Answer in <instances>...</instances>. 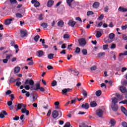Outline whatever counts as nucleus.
<instances>
[{"mask_svg": "<svg viewBox=\"0 0 127 127\" xmlns=\"http://www.w3.org/2000/svg\"><path fill=\"white\" fill-rule=\"evenodd\" d=\"M52 87H55V86H57V81H56V80H54L52 82Z\"/></svg>", "mask_w": 127, "mask_h": 127, "instance_id": "obj_37", "label": "nucleus"}, {"mask_svg": "<svg viewBox=\"0 0 127 127\" xmlns=\"http://www.w3.org/2000/svg\"><path fill=\"white\" fill-rule=\"evenodd\" d=\"M73 73H74V75H76L77 76H78V75H79V71H77V70H72Z\"/></svg>", "mask_w": 127, "mask_h": 127, "instance_id": "obj_57", "label": "nucleus"}, {"mask_svg": "<svg viewBox=\"0 0 127 127\" xmlns=\"http://www.w3.org/2000/svg\"><path fill=\"white\" fill-rule=\"evenodd\" d=\"M66 44H63L61 46V48L62 49H65V48H66Z\"/></svg>", "mask_w": 127, "mask_h": 127, "instance_id": "obj_59", "label": "nucleus"}, {"mask_svg": "<svg viewBox=\"0 0 127 127\" xmlns=\"http://www.w3.org/2000/svg\"><path fill=\"white\" fill-rule=\"evenodd\" d=\"M92 6L94 8H98L100 6V3L99 2H95L93 4Z\"/></svg>", "mask_w": 127, "mask_h": 127, "instance_id": "obj_19", "label": "nucleus"}, {"mask_svg": "<svg viewBox=\"0 0 127 127\" xmlns=\"http://www.w3.org/2000/svg\"><path fill=\"white\" fill-rule=\"evenodd\" d=\"M104 19V14H101L99 17V20H102V19Z\"/></svg>", "mask_w": 127, "mask_h": 127, "instance_id": "obj_50", "label": "nucleus"}, {"mask_svg": "<svg viewBox=\"0 0 127 127\" xmlns=\"http://www.w3.org/2000/svg\"><path fill=\"white\" fill-rule=\"evenodd\" d=\"M96 36L97 37V38H100V37H101V36H102V33H101V32L97 31L96 32Z\"/></svg>", "mask_w": 127, "mask_h": 127, "instance_id": "obj_24", "label": "nucleus"}, {"mask_svg": "<svg viewBox=\"0 0 127 127\" xmlns=\"http://www.w3.org/2000/svg\"><path fill=\"white\" fill-rule=\"evenodd\" d=\"M74 0H66V3H67L69 6H71L72 5V2Z\"/></svg>", "mask_w": 127, "mask_h": 127, "instance_id": "obj_28", "label": "nucleus"}, {"mask_svg": "<svg viewBox=\"0 0 127 127\" xmlns=\"http://www.w3.org/2000/svg\"><path fill=\"white\" fill-rule=\"evenodd\" d=\"M53 57H54V54H50L48 55V59H53Z\"/></svg>", "mask_w": 127, "mask_h": 127, "instance_id": "obj_30", "label": "nucleus"}, {"mask_svg": "<svg viewBox=\"0 0 127 127\" xmlns=\"http://www.w3.org/2000/svg\"><path fill=\"white\" fill-rule=\"evenodd\" d=\"M127 24L124 25V26H122V30H125L127 29Z\"/></svg>", "mask_w": 127, "mask_h": 127, "instance_id": "obj_55", "label": "nucleus"}, {"mask_svg": "<svg viewBox=\"0 0 127 127\" xmlns=\"http://www.w3.org/2000/svg\"><path fill=\"white\" fill-rule=\"evenodd\" d=\"M111 109L113 112H117L119 110L118 104H111Z\"/></svg>", "mask_w": 127, "mask_h": 127, "instance_id": "obj_4", "label": "nucleus"}, {"mask_svg": "<svg viewBox=\"0 0 127 127\" xmlns=\"http://www.w3.org/2000/svg\"><path fill=\"white\" fill-rule=\"evenodd\" d=\"M13 20H14V18H10V19H7L5 21V25H9V24L10 23H11V21H12Z\"/></svg>", "mask_w": 127, "mask_h": 127, "instance_id": "obj_8", "label": "nucleus"}, {"mask_svg": "<svg viewBox=\"0 0 127 127\" xmlns=\"http://www.w3.org/2000/svg\"><path fill=\"white\" fill-rule=\"evenodd\" d=\"M10 100L11 101H13V100H14V95L13 94H11L10 95Z\"/></svg>", "mask_w": 127, "mask_h": 127, "instance_id": "obj_52", "label": "nucleus"}, {"mask_svg": "<svg viewBox=\"0 0 127 127\" xmlns=\"http://www.w3.org/2000/svg\"><path fill=\"white\" fill-rule=\"evenodd\" d=\"M89 107L88 103H85V104H83L81 105V108H83V109H85V110H88V109H89Z\"/></svg>", "mask_w": 127, "mask_h": 127, "instance_id": "obj_18", "label": "nucleus"}, {"mask_svg": "<svg viewBox=\"0 0 127 127\" xmlns=\"http://www.w3.org/2000/svg\"><path fill=\"white\" fill-rule=\"evenodd\" d=\"M81 52L83 55H87L88 54V51L86 49H83Z\"/></svg>", "mask_w": 127, "mask_h": 127, "instance_id": "obj_32", "label": "nucleus"}, {"mask_svg": "<svg viewBox=\"0 0 127 127\" xmlns=\"http://www.w3.org/2000/svg\"><path fill=\"white\" fill-rule=\"evenodd\" d=\"M22 105H23V103L18 104L17 106L16 111H18V110H20L22 108Z\"/></svg>", "mask_w": 127, "mask_h": 127, "instance_id": "obj_29", "label": "nucleus"}, {"mask_svg": "<svg viewBox=\"0 0 127 127\" xmlns=\"http://www.w3.org/2000/svg\"><path fill=\"white\" fill-rule=\"evenodd\" d=\"M20 36L22 38L27 36V33L26 32V30H21L20 31Z\"/></svg>", "mask_w": 127, "mask_h": 127, "instance_id": "obj_6", "label": "nucleus"}, {"mask_svg": "<svg viewBox=\"0 0 127 127\" xmlns=\"http://www.w3.org/2000/svg\"><path fill=\"white\" fill-rule=\"evenodd\" d=\"M11 93V91L10 90H7L5 94L6 95H9Z\"/></svg>", "mask_w": 127, "mask_h": 127, "instance_id": "obj_64", "label": "nucleus"}, {"mask_svg": "<svg viewBox=\"0 0 127 127\" xmlns=\"http://www.w3.org/2000/svg\"><path fill=\"white\" fill-rule=\"evenodd\" d=\"M24 88H25V89L28 90L30 89V86H29V85H27L24 86Z\"/></svg>", "mask_w": 127, "mask_h": 127, "instance_id": "obj_61", "label": "nucleus"}, {"mask_svg": "<svg viewBox=\"0 0 127 127\" xmlns=\"http://www.w3.org/2000/svg\"><path fill=\"white\" fill-rule=\"evenodd\" d=\"M71 127V124L69 123V122H67L65 123L64 127Z\"/></svg>", "mask_w": 127, "mask_h": 127, "instance_id": "obj_42", "label": "nucleus"}, {"mask_svg": "<svg viewBox=\"0 0 127 127\" xmlns=\"http://www.w3.org/2000/svg\"><path fill=\"white\" fill-rule=\"evenodd\" d=\"M82 94L84 98H87L88 97V92L86 91V90H84V88H82Z\"/></svg>", "mask_w": 127, "mask_h": 127, "instance_id": "obj_16", "label": "nucleus"}, {"mask_svg": "<svg viewBox=\"0 0 127 127\" xmlns=\"http://www.w3.org/2000/svg\"><path fill=\"white\" fill-rule=\"evenodd\" d=\"M21 85V82L20 81H17L16 82V86H17V87H19Z\"/></svg>", "mask_w": 127, "mask_h": 127, "instance_id": "obj_53", "label": "nucleus"}, {"mask_svg": "<svg viewBox=\"0 0 127 127\" xmlns=\"http://www.w3.org/2000/svg\"><path fill=\"white\" fill-rule=\"evenodd\" d=\"M13 121H18L19 120V117L15 116V117L13 118Z\"/></svg>", "mask_w": 127, "mask_h": 127, "instance_id": "obj_48", "label": "nucleus"}, {"mask_svg": "<svg viewBox=\"0 0 127 127\" xmlns=\"http://www.w3.org/2000/svg\"><path fill=\"white\" fill-rule=\"evenodd\" d=\"M92 14H94V12L92 11H88L87 12V16H90V15H92Z\"/></svg>", "mask_w": 127, "mask_h": 127, "instance_id": "obj_38", "label": "nucleus"}, {"mask_svg": "<svg viewBox=\"0 0 127 127\" xmlns=\"http://www.w3.org/2000/svg\"><path fill=\"white\" fill-rule=\"evenodd\" d=\"M31 2L32 4H34L35 7H39L40 3L37 0H32Z\"/></svg>", "mask_w": 127, "mask_h": 127, "instance_id": "obj_5", "label": "nucleus"}, {"mask_svg": "<svg viewBox=\"0 0 127 127\" xmlns=\"http://www.w3.org/2000/svg\"><path fill=\"white\" fill-rule=\"evenodd\" d=\"M43 15H42V14H40L39 15V18H38L39 20H40V21L42 20L43 19Z\"/></svg>", "mask_w": 127, "mask_h": 127, "instance_id": "obj_45", "label": "nucleus"}, {"mask_svg": "<svg viewBox=\"0 0 127 127\" xmlns=\"http://www.w3.org/2000/svg\"><path fill=\"white\" fill-rule=\"evenodd\" d=\"M75 24H76V22L74 21H72V20H70L68 23V25H69L70 26H71V27H74Z\"/></svg>", "mask_w": 127, "mask_h": 127, "instance_id": "obj_15", "label": "nucleus"}, {"mask_svg": "<svg viewBox=\"0 0 127 127\" xmlns=\"http://www.w3.org/2000/svg\"><path fill=\"white\" fill-rule=\"evenodd\" d=\"M30 85L31 86L30 90L31 91H38V89H39V83H38L36 85V87L33 85H34V81L32 79H26L24 85Z\"/></svg>", "mask_w": 127, "mask_h": 127, "instance_id": "obj_1", "label": "nucleus"}, {"mask_svg": "<svg viewBox=\"0 0 127 127\" xmlns=\"http://www.w3.org/2000/svg\"><path fill=\"white\" fill-rule=\"evenodd\" d=\"M97 103H96V101H93L90 102V107L92 108H95V107H97Z\"/></svg>", "mask_w": 127, "mask_h": 127, "instance_id": "obj_20", "label": "nucleus"}, {"mask_svg": "<svg viewBox=\"0 0 127 127\" xmlns=\"http://www.w3.org/2000/svg\"><path fill=\"white\" fill-rule=\"evenodd\" d=\"M10 3H16L17 2V1L16 0H10Z\"/></svg>", "mask_w": 127, "mask_h": 127, "instance_id": "obj_60", "label": "nucleus"}, {"mask_svg": "<svg viewBox=\"0 0 127 127\" xmlns=\"http://www.w3.org/2000/svg\"><path fill=\"white\" fill-rule=\"evenodd\" d=\"M64 39H68V38H70V36L69 35H68V34H65L64 35Z\"/></svg>", "mask_w": 127, "mask_h": 127, "instance_id": "obj_40", "label": "nucleus"}, {"mask_svg": "<svg viewBox=\"0 0 127 127\" xmlns=\"http://www.w3.org/2000/svg\"><path fill=\"white\" fill-rule=\"evenodd\" d=\"M41 26H42L43 28H47L48 27V24L47 23H43L41 24Z\"/></svg>", "mask_w": 127, "mask_h": 127, "instance_id": "obj_26", "label": "nucleus"}, {"mask_svg": "<svg viewBox=\"0 0 127 127\" xmlns=\"http://www.w3.org/2000/svg\"><path fill=\"white\" fill-rule=\"evenodd\" d=\"M120 90L122 93H126L127 91V88L124 86H121L120 87Z\"/></svg>", "mask_w": 127, "mask_h": 127, "instance_id": "obj_17", "label": "nucleus"}, {"mask_svg": "<svg viewBox=\"0 0 127 127\" xmlns=\"http://www.w3.org/2000/svg\"><path fill=\"white\" fill-rule=\"evenodd\" d=\"M70 91H72V89L70 88H65L62 90L63 95H67V93H69Z\"/></svg>", "mask_w": 127, "mask_h": 127, "instance_id": "obj_7", "label": "nucleus"}, {"mask_svg": "<svg viewBox=\"0 0 127 127\" xmlns=\"http://www.w3.org/2000/svg\"><path fill=\"white\" fill-rule=\"evenodd\" d=\"M20 70V68L18 66H17L14 68V73H18Z\"/></svg>", "mask_w": 127, "mask_h": 127, "instance_id": "obj_27", "label": "nucleus"}, {"mask_svg": "<svg viewBox=\"0 0 127 127\" xmlns=\"http://www.w3.org/2000/svg\"><path fill=\"white\" fill-rule=\"evenodd\" d=\"M119 103V100L116 97H113L112 98V104L111 105H117V103Z\"/></svg>", "mask_w": 127, "mask_h": 127, "instance_id": "obj_11", "label": "nucleus"}, {"mask_svg": "<svg viewBox=\"0 0 127 127\" xmlns=\"http://www.w3.org/2000/svg\"><path fill=\"white\" fill-rule=\"evenodd\" d=\"M110 124L113 127H115L116 125V120L115 119H112L110 120Z\"/></svg>", "mask_w": 127, "mask_h": 127, "instance_id": "obj_23", "label": "nucleus"}, {"mask_svg": "<svg viewBox=\"0 0 127 127\" xmlns=\"http://www.w3.org/2000/svg\"><path fill=\"white\" fill-rule=\"evenodd\" d=\"M39 38H40V36H39V35H36L34 37V40L35 41V42H37Z\"/></svg>", "mask_w": 127, "mask_h": 127, "instance_id": "obj_31", "label": "nucleus"}, {"mask_svg": "<svg viewBox=\"0 0 127 127\" xmlns=\"http://www.w3.org/2000/svg\"><path fill=\"white\" fill-rule=\"evenodd\" d=\"M109 37L110 39H114V38L115 37V34L112 33L109 35Z\"/></svg>", "mask_w": 127, "mask_h": 127, "instance_id": "obj_34", "label": "nucleus"}, {"mask_svg": "<svg viewBox=\"0 0 127 127\" xmlns=\"http://www.w3.org/2000/svg\"><path fill=\"white\" fill-rule=\"evenodd\" d=\"M16 81V80L14 79L13 77H11L9 80V83L10 84H11L12 83H14Z\"/></svg>", "mask_w": 127, "mask_h": 127, "instance_id": "obj_33", "label": "nucleus"}, {"mask_svg": "<svg viewBox=\"0 0 127 127\" xmlns=\"http://www.w3.org/2000/svg\"><path fill=\"white\" fill-rule=\"evenodd\" d=\"M38 90H40L41 92H44L45 89L43 87H40V84L39 83V88Z\"/></svg>", "mask_w": 127, "mask_h": 127, "instance_id": "obj_36", "label": "nucleus"}, {"mask_svg": "<svg viewBox=\"0 0 127 127\" xmlns=\"http://www.w3.org/2000/svg\"><path fill=\"white\" fill-rule=\"evenodd\" d=\"M37 52L38 54V57H42V56L44 55V52H43V51H39Z\"/></svg>", "mask_w": 127, "mask_h": 127, "instance_id": "obj_22", "label": "nucleus"}, {"mask_svg": "<svg viewBox=\"0 0 127 127\" xmlns=\"http://www.w3.org/2000/svg\"><path fill=\"white\" fill-rule=\"evenodd\" d=\"M52 116L54 119H56V118L58 117V116H59V114L58 113V111L55 110L53 112L52 114Z\"/></svg>", "mask_w": 127, "mask_h": 127, "instance_id": "obj_9", "label": "nucleus"}, {"mask_svg": "<svg viewBox=\"0 0 127 127\" xmlns=\"http://www.w3.org/2000/svg\"><path fill=\"white\" fill-rule=\"evenodd\" d=\"M90 70L91 71H95V70H97V66L96 65H93L90 67Z\"/></svg>", "mask_w": 127, "mask_h": 127, "instance_id": "obj_39", "label": "nucleus"}, {"mask_svg": "<svg viewBox=\"0 0 127 127\" xmlns=\"http://www.w3.org/2000/svg\"><path fill=\"white\" fill-rule=\"evenodd\" d=\"M123 36L122 39H123V40H127V36H126V35H123Z\"/></svg>", "mask_w": 127, "mask_h": 127, "instance_id": "obj_63", "label": "nucleus"}, {"mask_svg": "<svg viewBox=\"0 0 127 127\" xmlns=\"http://www.w3.org/2000/svg\"><path fill=\"white\" fill-rule=\"evenodd\" d=\"M7 104L9 107H10V106H12V101L10 100L9 101H8Z\"/></svg>", "mask_w": 127, "mask_h": 127, "instance_id": "obj_49", "label": "nucleus"}, {"mask_svg": "<svg viewBox=\"0 0 127 127\" xmlns=\"http://www.w3.org/2000/svg\"><path fill=\"white\" fill-rule=\"evenodd\" d=\"M16 17H19V18H21L22 17V15L21 13H17L16 14Z\"/></svg>", "mask_w": 127, "mask_h": 127, "instance_id": "obj_44", "label": "nucleus"}, {"mask_svg": "<svg viewBox=\"0 0 127 127\" xmlns=\"http://www.w3.org/2000/svg\"><path fill=\"white\" fill-rule=\"evenodd\" d=\"M95 95L97 97H100L102 95V91L101 90H98L95 92Z\"/></svg>", "mask_w": 127, "mask_h": 127, "instance_id": "obj_25", "label": "nucleus"}, {"mask_svg": "<svg viewBox=\"0 0 127 127\" xmlns=\"http://www.w3.org/2000/svg\"><path fill=\"white\" fill-rule=\"evenodd\" d=\"M108 9H109V6H106V7H104V10L105 12H108Z\"/></svg>", "mask_w": 127, "mask_h": 127, "instance_id": "obj_56", "label": "nucleus"}, {"mask_svg": "<svg viewBox=\"0 0 127 127\" xmlns=\"http://www.w3.org/2000/svg\"><path fill=\"white\" fill-rule=\"evenodd\" d=\"M122 126L124 127H127V123L126 122H123L122 123Z\"/></svg>", "mask_w": 127, "mask_h": 127, "instance_id": "obj_46", "label": "nucleus"}, {"mask_svg": "<svg viewBox=\"0 0 127 127\" xmlns=\"http://www.w3.org/2000/svg\"><path fill=\"white\" fill-rule=\"evenodd\" d=\"M105 52L99 53V54H98L97 56L98 57H102V56H103V55H105Z\"/></svg>", "mask_w": 127, "mask_h": 127, "instance_id": "obj_41", "label": "nucleus"}, {"mask_svg": "<svg viewBox=\"0 0 127 127\" xmlns=\"http://www.w3.org/2000/svg\"><path fill=\"white\" fill-rule=\"evenodd\" d=\"M54 4V1L53 0H49L47 3V6L48 7H51Z\"/></svg>", "mask_w": 127, "mask_h": 127, "instance_id": "obj_10", "label": "nucleus"}, {"mask_svg": "<svg viewBox=\"0 0 127 127\" xmlns=\"http://www.w3.org/2000/svg\"><path fill=\"white\" fill-rule=\"evenodd\" d=\"M75 19L77 21H80V22H82V19L79 17H76Z\"/></svg>", "mask_w": 127, "mask_h": 127, "instance_id": "obj_58", "label": "nucleus"}, {"mask_svg": "<svg viewBox=\"0 0 127 127\" xmlns=\"http://www.w3.org/2000/svg\"><path fill=\"white\" fill-rule=\"evenodd\" d=\"M104 115V111L101 109H99L96 111V116L99 117V118H102Z\"/></svg>", "mask_w": 127, "mask_h": 127, "instance_id": "obj_3", "label": "nucleus"}, {"mask_svg": "<svg viewBox=\"0 0 127 127\" xmlns=\"http://www.w3.org/2000/svg\"><path fill=\"white\" fill-rule=\"evenodd\" d=\"M108 45H104L103 46V50H108Z\"/></svg>", "mask_w": 127, "mask_h": 127, "instance_id": "obj_47", "label": "nucleus"}, {"mask_svg": "<svg viewBox=\"0 0 127 127\" xmlns=\"http://www.w3.org/2000/svg\"><path fill=\"white\" fill-rule=\"evenodd\" d=\"M58 26H59L60 27H63L64 26V22L62 20H60L58 23Z\"/></svg>", "mask_w": 127, "mask_h": 127, "instance_id": "obj_21", "label": "nucleus"}, {"mask_svg": "<svg viewBox=\"0 0 127 127\" xmlns=\"http://www.w3.org/2000/svg\"><path fill=\"white\" fill-rule=\"evenodd\" d=\"M79 127H89V126L85 125L84 124H82L79 125Z\"/></svg>", "mask_w": 127, "mask_h": 127, "instance_id": "obj_62", "label": "nucleus"}, {"mask_svg": "<svg viewBox=\"0 0 127 127\" xmlns=\"http://www.w3.org/2000/svg\"><path fill=\"white\" fill-rule=\"evenodd\" d=\"M116 44H113L111 45L110 48H111V49H115V48H116Z\"/></svg>", "mask_w": 127, "mask_h": 127, "instance_id": "obj_54", "label": "nucleus"}, {"mask_svg": "<svg viewBox=\"0 0 127 127\" xmlns=\"http://www.w3.org/2000/svg\"><path fill=\"white\" fill-rule=\"evenodd\" d=\"M81 51V49L79 47H76L75 49V51L74 52V53H80Z\"/></svg>", "mask_w": 127, "mask_h": 127, "instance_id": "obj_35", "label": "nucleus"}, {"mask_svg": "<svg viewBox=\"0 0 127 127\" xmlns=\"http://www.w3.org/2000/svg\"><path fill=\"white\" fill-rule=\"evenodd\" d=\"M119 11H121V12H127V8H124V7L120 6L118 9Z\"/></svg>", "mask_w": 127, "mask_h": 127, "instance_id": "obj_14", "label": "nucleus"}, {"mask_svg": "<svg viewBox=\"0 0 127 127\" xmlns=\"http://www.w3.org/2000/svg\"><path fill=\"white\" fill-rule=\"evenodd\" d=\"M78 43L79 44V46L83 47V46H85V45L87 44V42L85 39L81 38L78 39Z\"/></svg>", "mask_w": 127, "mask_h": 127, "instance_id": "obj_2", "label": "nucleus"}, {"mask_svg": "<svg viewBox=\"0 0 127 127\" xmlns=\"http://www.w3.org/2000/svg\"><path fill=\"white\" fill-rule=\"evenodd\" d=\"M20 120L22 121V123L24 122V115H22L20 117Z\"/></svg>", "mask_w": 127, "mask_h": 127, "instance_id": "obj_43", "label": "nucleus"}, {"mask_svg": "<svg viewBox=\"0 0 127 127\" xmlns=\"http://www.w3.org/2000/svg\"><path fill=\"white\" fill-rule=\"evenodd\" d=\"M22 114H26V116H29V111L26 110V108L21 109Z\"/></svg>", "mask_w": 127, "mask_h": 127, "instance_id": "obj_13", "label": "nucleus"}, {"mask_svg": "<svg viewBox=\"0 0 127 127\" xmlns=\"http://www.w3.org/2000/svg\"><path fill=\"white\" fill-rule=\"evenodd\" d=\"M121 110L122 113H123L124 115H125V116L126 117H127V109H126V108H125V107H124V106H121Z\"/></svg>", "mask_w": 127, "mask_h": 127, "instance_id": "obj_12", "label": "nucleus"}, {"mask_svg": "<svg viewBox=\"0 0 127 127\" xmlns=\"http://www.w3.org/2000/svg\"><path fill=\"white\" fill-rule=\"evenodd\" d=\"M119 104H126L127 105V100H123L122 102H120Z\"/></svg>", "mask_w": 127, "mask_h": 127, "instance_id": "obj_51", "label": "nucleus"}]
</instances>
